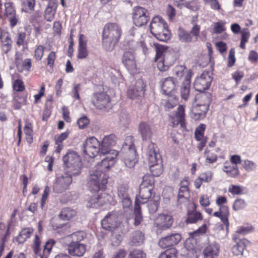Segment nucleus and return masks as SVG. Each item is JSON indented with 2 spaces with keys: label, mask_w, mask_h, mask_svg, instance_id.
I'll list each match as a JSON object with an SVG mask.
<instances>
[{
  "label": "nucleus",
  "mask_w": 258,
  "mask_h": 258,
  "mask_svg": "<svg viewBox=\"0 0 258 258\" xmlns=\"http://www.w3.org/2000/svg\"><path fill=\"white\" fill-rule=\"evenodd\" d=\"M109 168H104V165L100 162L96 165L95 169L90 171L87 178V185L91 191L97 192L100 189H105L108 176L105 171Z\"/></svg>",
  "instance_id": "1"
},
{
  "label": "nucleus",
  "mask_w": 258,
  "mask_h": 258,
  "mask_svg": "<svg viewBox=\"0 0 258 258\" xmlns=\"http://www.w3.org/2000/svg\"><path fill=\"white\" fill-rule=\"evenodd\" d=\"M122 34L121 26L116 23L106 24L102 33V45L107 51L112 50Z\"/></svg>",
  "instance_id": "2"
},
{
  "label": "nucleus",
  "mask_w": 258,
  "mask_h": 258,
  "mask_svg": "<svg viewBox=\"0 0 258 258\" xmlns=\"http://www.w3.org/2000/svg\"><path fill=\"white\" fill-rule=\"evenodd\" d=\"M116 137L114 134L105 136L102 142L100 154L106 155V157L102 160V165L104 168H109L114 163V159L118 154L115 150L111 149V147L115 144Z\"/></svg>",
  "instance_id": "3"
},
{
  "label": "nucleus",
  "mask_w": 258,
  "mask_h": 258,
  "mask_svg": "<svg viewBox=\"0 0 258 258\" xmlns=\"http://www.w3.org/2000/svg\"><path fill=\"white\" fill-rule=\"evenodd\" d=\"M156 56L154 60L157 62V67L160 71H166L172 65L175 58L170 54H167V47L158 43H154Z\"/></svg>",
  "instance_id": "4"
},
{
  "label": "nucleus",
  "mask_w": 258,
  "mask_h": 258,
  "mask_svg": "<svg viewBox=\"0 0 258 258\" xmlns=\"http://www.w3.org/2000/svg\"><path fill=\"white\" fill-rule=\"evenodd\" d=\"M151 33L159 40L166 42L171 36L166 22L160 16L152 19L150 23Z\"/></svg>",
  "instance_id": "5"
},
{
  "label": "nucleus",
  "mask_w": 258,
  "mask_h": 258,
  "mask_svg": "<svg viewBox=\"0 0 258 258\" xmlns=\"http://www.w3.org/2000/svg\"><path fill=\"white\" fill-rule=\"evenodd\" d=\"M156 145L151 142L148 145L147 155L150 164V170L153 176H159L162 173L163 169L161 156L155 150Z\"/></svg>",
  "instance_id": "6"
},
{
  "label": "nucleus",
  "mask_w": 258,
  "mask_h": 258,
  "mask_svg": "<svg viewBox=\"0 0 258 258\" xmlns=\"http://www.w3.org/2000/svg\"><path fill=\"white\" fill-rule=\"evenodd\" d=\"M122 215L119 211H113L108 214L101 221L103 228L110 230L116 229L119 231L123 230Z\"/></svg>",
  "instance_id": "7"
},
{
  "label": "nucleus",
  "mask_w": 258,
  "mask_h": 258,
  "mask_svg": "<svg viewBox=\"0 0 258 258\" xmlns=\"http://www.w3.org/2000/svg\"><path fill=\"white\" fill-rule=\"evenodd\" d=\"M63 161L69 169L67 173L77 176L80 174L82 164L80 156L75 152H69L63 157Z\"/></svg>",
  "instance_id": "8"
},
{
  "label": "nucleus",
  "mask_w": 258,
  "mask_h": 258,
  "mask_svg": "<svg viewBox=\"0 0 258 258\" xmlns=\"http://www.w3.org/2000/svg\"><path fill=\"white\" fill-rule=\"evenodd\" d=\"M101 145L94 137L87 138L83 143V152L91 158L95 157L100 154Z\"/></svg>",
  "instance_id": "9"
},
{
  "label": "nucleus",
  "mask_w": 258,
  "mask_h": 258,
  "mask_svg": "<svg viewBox=\"0 0 258 258\" xmlns=\"http://www.w3.org/2000/svg\"><path fill=\"white\" fill-rule=\"evenodd\" d=\"M150 18L146 9L141 7H136L133 10V21L137 27L146 25Z\"/></svg>",
  "instance_id": "10"
},
{
  "label": "nucleus",
  "mask_w": 258,
  "mask_h": 258,
  "mask_svg": "<svg viewBox=\"0 0 258 258\" xmlns=\"http://www.w3.org/2000/svg\"><path fill=\"white\" fill-rule=\"evenodd\" d=\"M91 102L96 108L99 109L110 108L111 106L110 98L105 92L94 93L92 96Z\"/></svg>",
  "instance_id": "11"
},
{
  "label": "nucleus",
  "mask_w": 258,
  "mask_h": 258,
  "mask_svg": "<svg viewBox=\"0 0 258 258\" xmlns=\"http://www.w3.org/2000/svg\"><path fill=\"white\" fill-rule=\"evenodd\" d=\"M72 174L66 173L58 177L53 185L54 191L56 193H62L68 189L72 182Z\"/></svg>",
  "instance_id": "12"
},
{
  "label": "nucleus",
  "mask_w": 258,
  "mask_h": 258,
  "mask_svg": "<svg viewBox=\"0 0 258 258\" xmlns=\"http://www.w3.org/2000/svg\"><path fill=\"white\" fill-rule=\"evenodd\" d=\"M207 98V101L203 104H197L191 108L190 115V117L196 120L203 119L209 109V105L210 100L208 95H204Z\"/></svg>",
  "instance_id": "13"
},
{
  "label": "nucleus",
  "mask_w": 258,
  "mask_h": 258,
  "mask_svg": "<svg viewBox=\"0 0 258 258\" xmlns=\"http://www.w3.org/2000/svg\"><path fill=\"white\" fill-rule=\"evenodd\" d=\"M212 79L208 72H203L197 77L194 82L195 89L199 92H203L208 89L212 82Z\"/></svg>",
  "instance_id": "14"
},
{
  "label": "nucleus",
  "mask_w": 258,
  "mask_h": 258,
  "mask_svg": "<svg viewBox=\"0 0 258 258\" xmlns=\"http://www.w3.org/2000/svg\"><path fill=\"white\" fill-rule=\"evenodd\" d=\"M132 140L133 137L132 136L127 137L125 140V142L130 141L131 144L128 145V151L125 154L124 157L125 165L130 168L134 167L137 162L136 158V151L135 146L133 144Z\"/></svg>",
  "instance_id": "15"
},
{
  "label": "nucleus",
  "mask_w": 258,
  "mask_h": 258,
  "mask_svg": "<svg viewBox=\"0 0 258 258\" xmlns=\"http://www.w3.org/2000/svg\"><path fill=\"white\" fill-rule=\"evenodd\" d=\"M145 85L141 79L138 80L127 91V96L131 99L142 97L145 93Z\"/></svg>",
  "instance_id": "16"
},
{
  "label": "nucleus",
  "mask_w": 258,
  "mask_h": 258,
  "mask_svg": "<svg viewBox=\"0 0 258 258\" xmlns=\"http://www.w3.org/2000/svg\"><path fill=\"white\" fill-rule=\"evenodd\" d=\"M181 235L178 233L171 234L161 238L158 245L162 248H166L171 246L177 244L181 240Z\"/></svg>",
  "instance_id": "17"
},
{
  "label": "nucleus",
  "mask_w": 258,
  "mask_h": 258,
  "mask_svg": "<svg viewBox=\"0 0 258 258\" xmlns=\"http://www.w3.org/2000/svg\"><path fill=\"white\" fill-rule=\"evenodd\" d=\"M173 219L171 216L166 214L159 215L155 220V225L161 230L169 228L172 225Z\"/></svg>",
  "instance_id": "18"
},
{
  "label": "nucleus",
  "mask_w": 258,
  "mask_h": 258,
  "mask_svg": "<svg viewBox=\"0 0 258 258\" xmlns=\"http://www.w3.org/2000/svg\"><path fill=\"white\" fill-rule=\"evenodd\" d=\"M68 250L70 255L81 257L84 255L86 251V245L83 243L71 241L68 245Z\"/></svg>",
  "instance_id": "19"
},
{
  "label": "nucleus",
  "mask_w": 258,
  "mask_h": 258,
  "mask_svg": "<svg viewBox=\"0 0 258 258\" xmlns=\"http://www.w3.org/2000/svg\"><path fill=\"white\" fill-rule=\"evenodd\" d=\"M5 15L8 18L11 26L14 27L17 25L18 21V19L16 15L14 4L12 2H7L5 3Z\"/></svg>",
  "instance_id": "20"
},
{
  "label": "nucleus",
  "mask_w": 258,
  "mask_h": 258,
  "mask_svg": "<svg viewBox=\"0 0 258 258\" xmlns=\"http://www.w3.org/2000/svg\"><path fill=\"white\" fill-rule=\"evenodd\" d=\"M138 131L143 141H150L153 136L152 126L146 122H141L139 124Z\"/></svg>",
  "instance_id": "21"
},
{
  "label": "nucleus",
  "mask_w": 258,
  "mask_h": 258,
  "mask_svg": "<svg viewBox=\"0 0 258 258\" xmlns=\"http://www.w3.org/2000/svg\"><path fill=\"white\" fill-rule=\"evenodd\" d=\"M192 76L191 71H187L184 81L180 87V95L181 98L186 100L188 98L190 93V78Z\"/></svg>",
  "instance_id": "22"
},
{
  "label": "nucleus",
  "mask_w": 258,
  "mask_h": 258,
  "mask_svg": "<svg viewBox=\"0 0 258 258\" xmlns=\"http://www.w3.org/2000/svg\"><path fill=\"white\" fill-rule=\"evenodd\" d=\"M233 239L236 242V244L233 246L232 252L237 256H242L243 255L244 249L246 248L249 241L246 239H238L236 237L234 236Z\"/></svg>",
  "instance_id": "23"
},
{
  "label": "nucleus",
  "mask_w": 258,
  "mask_h": 258,
  "mask_svg": "<svg viewBox=\"0 0 258 258\" xmlns=\"http://www.w3.org/2000/svg\"><path fill=\"white\" fill-rule=\"evenodd\" d=\"M122 62L129 71H134L136 68V62L134 54L131 51L124 52Z\"/></svg>",
  "instance_id": "24"
},
{
  "label": "nucleus",
  "mask_w": 258,
  "mask_h": 258,
  "mask_svg": "<svg viewBox=\"0 0 258 258\" xmlns=\"http://www.w3.org/2000/svg\"><path fill=\"white\" fill-rule=\"evenodd\" d=\"M177 83L176 79L173 77H168L162 83V91L163 94L168 95L174 90Z\"/></svg>",
  "instance_id": "25"
},
{
  "label": "nucleus",
  "mask_w": 258,
  "mask_h": 258,
  "mask_svg": "<svg viewBox=\"0 0 258 258\" xmlns=\"http://www.w3.org/2000/svg\"><path fill=\"white\" fill-rule=\"evenodd\" d=\"M153 187L150 186L148 187H140V196L137 197L135 201H139V204H143L148 201L152 196V190Z\"/></svg>",
  "instance_id": "26"
},
{
  "label": "nucleus",
  "mask_w": 258,
  "mask_h": 258,
  "mask_svg": "<svg viewBox=\"0 0 258 258\" xmlns=\"http://www.w3.org/2000/svg\"><path fill=\"white\" fill-rule=\"evenodd\" d=\"M190 198V194L187 185V183L185 184L182 185L178 192L177 197V202L179 204H182L183 203H187Z\"/></svg>",
  "instance_id": "27"
},
{
  "label": "nucleus",
  "mask_w": 258,
  "mask_h": 258,
  "mask_svg": "<svg viewBox=\"0 0 258 258\" xmlns=\"http://www.w3.org/2000/svg\"><path fill=\"white\" fill-rule=\"evenodd\" d=\"M176 119L172 121L173 126L177 125L179 123L182 127H185L184 107L179 105L176 113Z\"/></svg>",
  "instance_id": "28"
},
{
  "label": "nucleus",
  "mask_w": 258,
  "mask_h": 258,
  "mask_svg": "<svg viewBox=\"0 0 258 258\" xmlns=\"http://www.w3.org/2000/svg\"><path fill=\"white\" fill-rule=\"evenodd\" d=\"M219 251V246L217 244H213L206 247L203 250L204 258H214L218 255Z\"/></svg>",
  "instance_id": "29"
},
{
  "label": "nucleus",
  "mask_w": 258,
  "mask_h": 258,
  "mask_svg": "<svg viewBox=\"0 0 258 258\" xmlns=\"http://www.w3.org/2000/svg\"><path fill=\"white\" fill-rule=\"evenodd\" d=\"M196 206L194 205L193 210L188 212L187 218L186 222L187 223H195L202 220V214L196 210Z\"/></svg>",
  "instance_id": "30"
},
{
  "label": "nucleus",
  "mask_w": 258,
  "mask_h": 258,
  "mask_svg": "<svg viewBox=\"0 0 258 258\" xmlns=\"http://www.w3.org/2000/svg\"><path fill=\"white\" fill-rule=\"evenodd\" d=\"M88 55V52L86 48V42L85 40V36L81 34L79 37V45L78 57L79 58H84Z\"/></svg>",
  "instance_id": "31"
},
{
  "label": "nucleus",
  "mask_w": 258,
  "mask_h": 258,
  "mask_svg": "<svg viewBox=\"0 0 258 258\" xmlns=\"http://www.w3.org/2000/svg\"><path fill=\"white\" fill-rule=\"evenodd\" d=\"M223 170L228 176L235 177L239 174L237 165H233L230 163L226 162L223 167Z\"/></svg>",
  "instance_id": "32"
},
{
  "label": "nucleus",
  "mask_w": 258,
  "mask_h": 258,
  "mask_svg": "<svg viewBox=\"0 0 258 258\" xmlns=\"http://www.w3.org/2000/svg\"><path fill=\"white\" fill-rule=\"evenodd\" d=\"M16 66L17 70L21 73L23 71L29 72L32 66L31 60L30 59H25L23 61L16 59Z\"/></svg>",
  "instance_id": "33"
},
{
  "label": "nucleus",
  "mask_w": 258,
  "mask_h": 258,
  "mask_svg": "<svg viewBox=\"0 0 258 258\" xmlns=\"http://www.w3.org/2000/svg\"><path fill=\"white\" fill-rule=\"evenodd\" d=\"M97 197V202L94 203L93 205H91L94 208H98L105 204L109 203L110 202L111 196L106 193L102 194L101 195Z\"/></svg>",
  "instance_id": "34"
},
{
  "label": "nucleus",
  "mask_w": 258,
  "mask_h": 258,
  "mask_svg": "<svg viewBox=\"0 0 258 258\" xmlns=\"http://www.w3.org/2000/svg\"><path fill=\"white\" fill-rule=\"evenodd\" d=\"M111 231V236L110 238L112 245L113 246H118L120 244L122 240V231H119L116 229L110 230Z\"/></svg>",
  "instance_id": "35"
},
{
  "label": "nucleus",
  "mask_w": 258,
  "mask_h": 258,
  "mask_svg": "<svg viewBox=\"0 0 258 258\" xmlns=\"http://www.w3.org/2000/svg\"><path fill=\"white\" fill-rule=\"evenodd\" d=\"M177 35L180 41L184 43H190L192 41V36L181 28H179Z\"/></svg>",
  "instance_id": "36"
},
{
  "label": "nucleus",
  "mask_w": 258,
  "mask_h": 258,
  "mask_svg": "<svg viewBox=\"0 0 258 258\" xmlns=\"http://www.w3.org/2000/svg\"><path fill=\"white\" fill-rule=\"evenodd\" d=\"M76 214L77 212L75 210L70 208H66L61 210L59 216L64 220H69L75 217Z\"/></svg>",
  "instance_id": "37"
},
{
  "label": "nucleus",
  "mask_w": 258,
  "mask_h": 258,
  "mask_svg": "<svg viewBox=\"0 0 258 258\" xmlns=\"http://www.w3.org/2000/svg\"><path fill=\"white\" fill-rule=\"evenodd\" d=\"M219 211L221 215V220L225 225L226 229H227L229 225L228 220L229 215L228 208L226 206H221L220 207Z\"/></svg>",
  "instance_id": "38"
},
{
  "label": "nucleus",
  "mask_w": 258,
  "mask_h": 258,
  "mask_svg": "<svg viewBox=\"0 0 258 258\" xmlns=\"http://www.w3.org/2000/svg\"><path fill=\"white\" fill-rule=\"evenodd\" d=\"M86 237V234L83 231H77L67 236L68 238L71 239V241L76 243H80Z\"/></svg>",
  "instance_id": "39"
},
{
  "label": "nucleus",
  "mask_w": 258,
  "mask_h": 258,
  "mask_svg": "<svg viewBox=\"0 0 258 258\" xmlns=\"http://www.w3.org/2000/svg\"><path fill=\"white\" fill-rule=\"evenodd\" d=\"M187 71L190 70H187L184 66L179 65L174 67L173 72L174 75L180 79L184 75H185V77L186 76Z\"/></svg>",
  "instance_id": "40"
},
{
  "label": "nucleus",
  "mask_w": 258,
  "mask_h": 258,
  "mask_svg": "<svg viewBox=\"0 0 258 258\" xmlns=\"http://www.w3.org/2000/svg\"><path fill=\"white\" fill-rule=\"evenodd\" d=\"M139 201L135 202V223L136 225H139L142 220V216L140 204H139Z\"/></svg>",
  "instance_id": "41"
},
{
  "label": "nucleus",
  "mask_w": 258,
  "mask_h": 258,
  "mask_svg": "<svg viewBox=\"0 0 258 258\" xmlns=\"http://www.w3.org/2000/svg\"><path fill=\"white\" fill-rule=\"evenodd\" d=\"M32 230L31 229L25 228L21 231L19 235L17 237V240L19 243H22L29 238L32 234Z\"/></svg>",
  "instance_id": "42"
},
{
  "label": "nucleus",
  "mask_w": 258,
  "mask_h": 258,
  "mask_svg": "<svg viewBox=\"0 0 258 258\" xmlns=\"http://www.w3.org/2000/svg\"><path fill=\"white\" fill-rule=\"evenodd\" d=\"M154 182V177L152 176L147 174L143 177V181L140 184L141 187H153Z\"/></svg>",
  "instance_id": "43"
},
{
  "label": "nucleus",
  "mask_w": 258,
  "mask_h": 258,
  "mask_svg": "<svg viewBox=\"0 0 258 258\" xmlns=\"http://www.w3.org/2000/svg\"><path fill=\"white\" fill-rule=\"evenodd\" d=\"M153 198L154 200L151 201L147 205L150 213H155L158 210L159 205V197H154Z\"/></svg>",
  "instance_id": "44"
},
{
  "label": "nucleus",
  "mask_w": 258,
  "mask_h": 258,
  "mask_svg": "<svg viewBox=\"0 0 258 258\" xmlns=\"http://www.w3.org/2000/svg\"><path fill=\"white\" fill-rule=\"evenodd\" d=\"M205 128L206 125L204 124H200L196 128L195 132V136L196 139L198 141L203 139H207L206 137L204 136Z\"/></svg>",
  "instance_id": "45"
},
{
  "label": "nucleus",
  "mask_w": 258,
  "mask_h": 258,
  "mask_svg": "<svg viewBox=\"0 0 258 258\" xmlns=\"http://www.w3.org/2000/svg\"><path fill=\"white\" fill-rule=\"evenodd\" d=\"M35 6V0H26L23 4L22 11L27 13H31L34 10Z\"/></svg>",
  "instance_id": "46"
},
{
  "label": "nucleus",
  "mask_w": 258,
  "mask_h": 258,
  "mask_svg": "<svg viewBox=\"0 0 258 258\" xmlns=\"http://www.w3.org/2000/svg\"><path fill=\"white\" fill-rule=\"evenodd\" d=\"M146 254L140 249H134L130 251L127 258H146Z\"/></svg>",
  "instance_id": "47"
},
{
  "label": "nucleus",
  "mask_w": 258,
  "mask_h": 258,
  "mask_svg": "<svg viewBox=\"0 0 258 258\" xmlns=\"http://www.w3.org/2000/svg\"><path fill=\"white\" fill-rule=\"evenodd\" d=\"M158 258H177V250L175 248L167 249L162 252Z\"/></svg>",
  "instance_id": "48"
},
{
  "label": "nucleus",
  "mask_w": 258,
  "mask_h": 258,
  "mask_svg": "<svg viewBox=\"0 0 258 258\" xmlns=\"http://www.w3.org/2000/svg\"><path fill=\"white\" fill-rule=\"evenodd\" d=\"M54 4L51 5V3H49L45 12V18L47 21H51L54 18L55 12L52 10Z\"/></svg>",
  "instance_id": "49"
},
{
  "label": "nucleus",
  "mask_w": 258,
  "mask_h": 258,
  "mask_svg": "<svg viewBox=\"0 0 258 258\" xmlns=\"http://www.w3.org/2000/svg\"><path fill=\"white\" fill-rule=\"evenodd\" d=\"M144 240V235L140 231H136L134 233L132 239V242L135 245H139L142 243Z\"/></svg>",
  "instance_id": "50"
},
{
  "label": "nucleus",
  "mask_w": 258,
  "mask_h": 258,
  "mask_svg": "<svg viewBox=\"0 0 258 258\" xmlns=\"http://www.w3.org/2000/svg\"><path fill=\"white\" fill-rule=\"evenodd\" d=\"M242 166L247 171L254 170L256 168V164L250 160H245L242 161Z\"/></svg>",
  "instance_id": "51"
},
{
  "label": "nucleus",
  "mask_w": 258,
  "mask_h": 258,
  "mask_svg": "<svg viewBox=\"0 0 258 258\" xmlns=\"http://www.w3.org/2000/svg\"><path fill=\"white\" fill-rule=\"evenodd\" d=\"M117 196L120 200L127 198L128 196L127 188L125 185H120L117 189Z\"/></svg>",
  "instance_id": "52"
},
{
  "label": "nucleus",
  "mask_w": 258,
  "mask_h": 258,
  "mask_svg": "<svg viewBox=\"0 0 258 258\" xmlns=\"http://www.w3.org/2000/svg\"><path fill=\"white\" fill-rule=\"evenodd\" d=\"M199 177L203 182L209 183L212 180L213 173L211 171H207L202 173Z\"/></svg>",
  "instance_id": "53"
},
{
  "label": "nucleus",
  "mask_w": 258,
  "mask_h": 258,
  "mask_svg": "<svg viewBox=\"0 0 258 258\" xmlns=\"http://www.w3.org/2000/svg\"><path fill=\"white\" fill-rule=\"evenodd\" d=\"M225 30L224 23L222 22H218L213 24V32L220 34Z\"/></svg>",
  "instance_id": "54"
},
{
  "label": "nucleus",
  "mask_w": 258,
  "mask_h": 258,
  "mask_svg": "<svg viewBox=\"0 0 258 258\" xmlns=\"http://www.w3.org/2000/svg\"><path fill=\"white\" fill-rule=\"evenodd\" d=\"M124 212H127L132 208V201L129 197L120 200Z\"/></svg>",
  "instance_id": "55"
},
{
  "label": "nucleus",
  "mask_w": 258,
  "mask_h": 258,
  "mask_svg": "<svg viewBox=\"0 0 258 258\" xmlns=\"http://www.w3.org/2000/svg\"><path fill=\"white\" fill-rule=\"evenodd\" d=\"M13 87L15 90L18 92H21L25 89L23 81L20 79H17L14 81Z\"/></svg>",
  "instance_id": "56"
},
{
  "label": "nucleus",
  "mask_w": 258,
  "mask_h": 258,
  "mask_svg": "<svg viewBox=\"0 0 258 258\" xmlns=\"http://www.w3.org/2000/svg\"><path fill=\"white\" fill-rule=\"evenodd\" d=\"M246 206V203L244 200L239 199L236 200L233 206V209L235 211L239 210L244 208Z\"/></svg>",
  "instance_id": "57"
},
{
  "label": "nucleus",
  "mask_w": 258,
  "mask_h": 258,
  "mask_svg": "<svg viewBox=\"0 0 258 258\" xmlns=\"http://www.w3.org/2000/svg\"><path fill=\"white\" fill-rule=\"evenodd\" d=\"M40 240L38 235H36L33 244V249L35 254H38L40 252Z\"/></svg>",
  "instance_id": "58"
},
{
  "label": "nucleus",
  "mask_w": 258,
  "mask_h": 258,
  "mask_svg": "<svg viewBox=\"0 0 258 258\" xmlns=\"http://www.w3.org/2000/svg\"><path fill=\"white\" fill-rule=\"evenodd\" d=\"M44 48L42 45H39L36 48L34 52V55L37 60L41 59L44 53Z\"/></svg>",
  "instance_id": "59"
},
{
  "label": "nucleus",
  "mask_w": 258,
  "mask_h": 258,
  "mask_svg": "<svg viewBox=\"0 0 258 258\" xmlns=\"http://www.w3.org/2000/svg\"><path fill=\"white\" fill-rule=\"evenodd\" d=\"M54 243L55 241L53 239H49L48 241H47L44 247L43 253L49 255L52 246L54 244Z\"/></svg>",
  "instance_id": "60"
},
{
  "label": "nucleus",
  "mask_w": 258,
  "mask_h": 258,
  "mask_svg": "<svg viewBox=\"0 0 258 258\" xmlns=\"http://www.w3.org/2000/svg\"><path fill=\"white\" fill-rule=\"evenodd\" d=\"M166 13L169 20L172 21L176 15L175 9L170 5H168L166 9Z\"/></svg>",
  "instance_id": "61"
},
{
  "label": "nucleus",
  "mask_w": 258,
  "mask_h": 258,
  "mask_svg": "<svg viewBox=\"0 0 258 258\" xmlns=\"http://www.w3.org/2000/svg\"><path fill=\"white\" fill-rule=\"evenodd\" d=\"M89 123V120L86 116H83L80 118L77 121L79 128L81 129L86 127Z\"/></svg>",
  "instance_id": "62"
},
{
  "label": "nucleus",
  "mask_w": 258,
  "mask_h": 258,
  "mask_svg": "<svg viewBox=\"0 0 258 258\" xmlns=\"http://www.w3.org/2000/svg\"><path fill=\"white\" fill-rule=\"evenodd\" d=\"M81 89V87L80 84H74L72 93L73 97L78 100H80V99L79 92Z\"/></svg>",
  "instance_id": "63"
},
{
  "label": "nucleus",
  "mask_w": 258,
  "mask_h": 258,
  "mask_svg": "<svg viewBox=\"0 0 258 258\" xmlns=\"http://www.w3.org/2000/svg\"><path fill=\"white\" fill-rule=\"evenodd\" d=\"M26 34L24 32H19L16 43L18 45H23L25 43Z\"/></svg>",
  "instance_id": "64"
}]
</instances>
